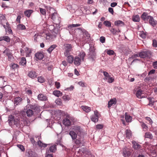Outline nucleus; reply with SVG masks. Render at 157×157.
I'll list each match as a JSON object with an SVG mask.
<instances>
[{
  "label": "nucleus",
  "mask_w": 157,
  "mask_h": 157,
  "mask_svg": "<svg viewBox=\"0 0 157 157\" xmlns=\"http://www.w3.org/2000/svg\"><path fill=\"white\" fill-rule=\"evenodd\" d=\"M66 57H67V60L68 63H72L74 60V57L70 55Z\"/></svg>",
  "instance_id": "34"
},
{
  "label": "nucleus",
  "mask_w": 157,
  "mask_h": 157,
  "mask_svg": "<svg viewBox=\"0 0 157 157\" xmlns=\"http://www.w3.org/2000/svg\"><path fill=\"white\" fill-rule=\"evenodd\" d=\"M151 55V52L149 51H143L139 53V57L141 58L150 57Z\"/></svg>",
  "instance_id": "4"
},
{
  "label": "nucleus",
  "mask_w": 157,
  "mask_h": 157,
  "mask_svg": "<svg viewBox=\"0 0 157 157\" xmlns=\"http://www.w3.org/2000/svg\"><path fill=\"white\" fill-rule=\"evenodd\" d=\"M38 81L39 82L42 83L44 82V79L42 77H39L38 78Z\"/></svg>",
  "instance_id": "56"
},
{
  "label": "nucleus",
  "mask_w": 157,
  "mask_h": 157,
  "mask_svg": "<svg viewBox=\"0 0 157 157\" xmlns=\"http://www.w3.org/2000/svg\"><path fill=\"white\" fill-rule=\"evenodd\" d=\"M20 64L22 66L26 65V61L25 58V57H22L21 60L19 62Z\"/></svg>",
  "instance_id": "39"
},
{
  "label": "nucleus",
  "mask_w": 157,
  "mask_h": 157,
  "mask_svg": "<svg viewBox=\"0 0 157 157\" xmlns=\"http://www.w3.org/2000/svg\"><path fill=\"white\" fill-rule=\"evenodd\" d=\"M17 146L22 151L24 152L25 151V148L21 144H18Z\"/></svg>",
  "instance_id": "51"
},
{
  "label": "nucleus",
  "mask_w": 157,
  "mask_h": 157,
  "mask_svg": "<svg viewBox=\"0 0 157 157\" xmlns=\"http://www.w3.org/2000/svg\"><path fill=\"white\" fill-rule=\"evenodd\" d=\"M55 102L56 104L59 105H61L62 104L61 100L59 99L56 100Z\"/></svg>",
  "instance_id": "63"
},
{
  "label": "nucleus",
  "mask_w": 157,
  "mask_h": 157,
  "mask_svg": "<svg viewBox=\"0 0 157 157\" xmlns=\"http://www.w3.org/2000/svg\"><path fill=\"white\" fill-rule=\"evenodd\" d=\"M22 100V98L20 97L16 98L14 100V104L16 105H20L21 103Z\"/></svg>",
  "instance_id": "19"
},
{
  "label": "nucleus",
  "mask_w": 157,
  "mask_h": 157,
  "mask_svg": "<svg viewBox=\"0 0 157 157\" xmlns=\"http://www.w3.org/2000/svg\"><path fill=\"white\" fill-rule=\"evenodd\" d=\"M110 31L114 35H118V31L114 28L111 29Z\"/></svg>",
  "instance_id": "45"
},
{
  "label": "nucleus",
  "mask_w": 157,
  "mask_h": 157,
  "mask_svg": "<svg viewBox=\"0 0 157 157\" xmlns=\"http://www.w3.org/2000/svg\"><path fill=\"white\" fill-rule=\"evenodd\" d=\"M62 99L65 101H68L70 99V97L68 95H65L62 97Z\"/></svg>",
  "instance_id": "54"
},
{
  "label": "nucleus",
  "mask_w": 157,
  "mask_h": 157,
  "mask_svg": "<svg viewBox=\"0 0 157 157\" xmlns=\"http://www.w3.org/2000/svg\"><path fill=\"white\" fill-rule=\"evenodd\" d=\"M28 76L32 78H36L37 76L36 73L34 71H31L29 72Z\"/></svg>",
  "instance_id": "13"
},
{
  "label": "nucleus",
  "mask_w": 157,
  "mask_h": 157,
  "mask_svg": "<svg viewBox=\"0 0 157 157\" xmlns=\"http://www.w3.org/2000/svg\"><path fill=\"white\" fill-rule=\"evenodd\" d=\"M57 46L56 44H53L51 45L50 47L47 49V52L50 54L51 53L52 51L55 49Z\"/></svg>",
  "instance_id": "22"
},
{
  "label": "nucleus",
  "mask_w": 157,
  "mask_h": 157,
  "mask_svg": "<svg viewBox=\"0 0 157 157\" xmlns=\"http://www.w3.org/2000/svg\"><path fill=\"white\" fill-rule=\"evenodd\" d=\"M44 37L46 38V40H48L51 41L53 40L56 38V35L54 34H51L50 33L44 34L43 36Z\"/></svg>",
  "instance_id": "7"
},
{
  "label": "nucleus",
  "mask_w": 157,
  "mask_h": 157,
  "mask_svg": "<svg viewBox=\"0 0 157 157\" xmlns=\"http://www.w3.org/2000/svg\"><path fill=\"white\" fill-rule=\"evenodd\" d=\"M147 99L149 101V103L147 105L152 106L154 105V103L155 102V101L153 100V98L149 97L147 98Z\"/></svg>",
  "instance_id": "26"
},
{
  "label": "nucleus",
  "mask_w": 157,
  "mask_h": 157,
  "mask_svg": "<svg viewBox=\"0 0 157 157\" xmlns=\"http://www.w3.org/2000/svg\"><path fill=\"white\" fill-rule=\"evenodd\" d=\"M5 18V16L3 14H0V24H2V20H4Z\"/></svg>",
  "instance_id": "58"
},
{
  "label": "nucleus",
  "mask_w": 157,
  "mask_h": 157,
  "mask_svg": "<svg viewBox=\"0 0 157 157\" xmlns=\"http://www.w3.org/2000/svg\"><path fill=\"white\" fill-rule=\"evenodd\" d=\"M105 38L104 36H101L100 38V41L103 43L105 42Z\"/></svg>",
  "instance_id": "60"
},
{
  "label": "nucleus",
  "mask_w": 157,
  "mask_h": 157,
  "mask_svg": "<svg viewBox=\"0 0 157 157\" xmlns=\"http://www.w3.org/2000/svg\"><path fill=\"white\" fill-rule=\"evenodd\" d=\"M132 20L133 21L138 22L140 21V17L138 15H136L132 17Z\"/></svg>",
  "instance_id": "38"
},
{
  "label": "nucleus",
  "mask_w": 157,
  "mask_h": 157,
  "mask_svg": "<svg viewBox=\"0 0 157 157\" xmlns=\"http://www.w3.org/2000/svg\"><path fill=\"white\" fill-rule=\"evenodd\" d=\"M64 46L65 51L64 54L65 56H67L70 55V52L72 50V46L71 44H64Z\"/></svg>",
  "instance_id": "3"
},
{
  "label": "nucleus",
  "mask_w": 157,
  "mask_h": 157,
  "mask_svg": "<svg viewBox=\"0 0 157 157\" xmlns=\"http://www.w3.org/2000/svg\"><path fill=\"white\" fill-rule=\"evenodd\" d=\"M78 29L81 30V31L87 37H90V34L88 33V32L85 30V29H83L82 30V28H79Z\"/></svg>",
  "instance_id": "40"
},
{
  "label": "nucleus",
  "mask_w": 157,
  "mask_h": 157,
  "mask_svg": "<svg viewBox=\"0 0 157 157\" xmlns=\"http://www.w3.org/2000/svg\"><path fill=\"white\" fill-rule=\"evenodd\" d=\"M40 37V35H39L38 34H35L33 36L34 41L36 42H37V39Z\"/></svg>",
  "instance_id": "50"
},
{
  "label": "nucleus",
  "mask_w": 157,
  "mask_h": 157,
  "mask_svg": "<svg viewBox=\"0 0 157 157\" xmlns=\"http://www.w3.org/2000/svg\"><path fill=\"white\" fill-rule=\"evenodd\" d=\"M53 94L56 97H59L62 96V93L59 90H55L53 92Z\"/></svg>",
  "instance_id": "25"
},
{
  "label": "nucleus",
  "mask_w": 157,
  "mask_h": 157,
  "mask_svg": "<svg viewBox=\"0 0 157 157\" xmlns=\"http://www.w3.org/2000/svg\"><path fill=\"white\" fill-rule=\"evenodd\" d=\"M132 147L135 150H137L141 148V145L136 141L132 140Z\"/></svg>",
  "instance_id": "9"
},
{
  "label": "nucleus",
  "mask_w": 157,
  "mask_h": 157,
  "mask_svg": "<svg viewBox=\"0 0 157 157\" xmlns=\"http://www.w3.org/2000/svg\"><path fill=\"white\" fill-rule=\"evenodd\" d=\"M58 28L56 27L53 30L52 32V34H54L56 35L59 32Z\"/></svg>",
  "instance_id": "53"
},
{
  "label": "nucleus",
  "mask_w": 157,
  "mask_h": 157,
  "mask_svg": "<svg viewBox=\"0 0 157 157\" xmlns=\"http://www.w3.org/2000/svg\"><path fill=\"white\" fill-rule=\"evenodd\" d=\"M81 25L79 24H71L69 25L68 26V29H71L72 28H74L79 26H81Z\"/></svg>",
  "instance_id": "37"
},
{
  "label": "nucleus",
  "mask_w": 157,
  "mask_h": 157,
  "mask_svg": "<svg viewBox=\"0 0 157 157\" xmlns=\"http://www.w3.org/2000/svg\"><path fill=\"white\" fill-rule=\"evenodd\" d=\"M86 56V54L85 52L83 51H81L79 52V53L78 54V57H80L81 60L82 61H84V57Z\"/></svg>",
  "instance_id": "16"
},
{
  "label": "nucleus",
  "mask_w": 157,
  "mask_h": 157,
  "mask_svg": "<svg viewBox=\"0 0 157 157\" xmlns=\"http://www.w3.org/2000/svg\"><path fill=\"white\" fill-rule=\"evenodd\" d=\"M55 28V26L54 25H49L48 27L49 29L51 32Z\"/></svg>",
  "instance_id": "61"
},
{
  "label": "nucleus",
  "mask_w": 157,
  "mask_h": 157,
  "mask_svg": "<svg viewBox=\"0 0 157 157\" xmlns=\"http://www.w3.org/2000/svg\"><path fill=\"white\" fill-rule=\"evenodd\" d=\"M11 53V50L9 48H6L3 52V53L5 55L7 56Z\"/></svg>",
  "instance_id": "29"
},
{
  "label": "nucleus",
  "mask_w": 157,
  "mask_h": 157,
  "mask_svg": "<svg viewBox=\"0 0 157 157\" xmlns=\"http://www.w3.org/2000/svg\"><path fill=\"white\" fill-rule=\"evenodd\" d=\"M131 155V152L129 150L126 148H124L123 150V155L125 157H129Z\"/></svg>",
  "instance_id": "11"
},
{
  "label": "nucleus",
  "mask_w": 157,
  "mask_h": 157,
  "mask_svg": "<svg viewBox=\"0 0 157 157\" xmlns=\"http://www.w3.org/2000/svg\"><path fill=\"white\" fill-rule=\"evenodd\" d=\"M77 134L76 132L73 130L69 132V135L71 137V138L73 140H75L77 138Z\"/></svg>",
  "instance_id": "12"
},
{
  "label": "nucleus",
  "mask_w": 157,
  "mask_h": 157,
  "mask_svg": "<svg viewBox=\"0 0 157 157\" xmlns=\"http://www.w3.org/2000/svg\"><path fill=\"white\" fill-rule=\"evenodd\" d=\"M103 73L104 75L106 77V78H107L108 77H109V76H110L109 74V73L106 71H103Z\"/></svg>",
  "instance_id": "62"
},
{
  "label": "nucleus",
  "mask_w": 157,
  "mask_h": 157,
  "mask_svg": "<svg viewBox=\"0 0 157 157\" xmlns=\"http://www.w3.org/2000/svg\"><path fill=\"white\" fill-rule=\"evenodd\" d=\"M3 40H4L7 42H9L10 41V39L8 36H3Z\"/></svg>",
  "instance_id": "49"
},
{
  "label": "nucleus",
  "mask_w": 157,
  "mask_h": 157,
  "mask_svg": "<svg viewBox=\"0 0 157 157\" xmlns=\"http://www.w3.org/2000/svg\"><path fill=\"white\" fill-rule=\"evenodd\" d=\"M114 25L118 27H122L124 25V23L121 21L117 20L115 21Z\"/></svg>",
  "instance_id": "17"
},
{
  "label": "nucleus",
  "mask_w": 157,
  "mask_h": 157,
  "mask_svg": "<svg viewBox=\"0 0 157 157\" xmlns=\"http://www.w3.org/2000/svg\"><path fill=\"white\" fill-rule=\"evenodd\" d=\"M125 118L127 122H129L132 121V117L129 115H127L126 113L125 114Z\"/></svg>",
  "instance_id": "30"
},
{
  "label": "nucleus",
  "mask_w": 157,
  "mask_h": 157,
  "mask_svg": "<svg viewBox=\"0 0 157 157\" xmlns=\"http://www.w3.org/2000/svg\"><path fill=\"white\" fill-rule=\"evenodd\" d=\"M151 16L148 15V14L146 12H144L142 14L141 18L144 21L145 23H147L148 20L150 19Z\"/></svg>",
  "instance_id": "8"
},
{
  "label": "nucleus",
  "mask_w": 157,
  "mask_h": 157,
  "mask_svg": "<svg viewBox=\"0 0 157 157\" xmlns=\"http://www.w3.org/2000/svg\"><path fill=\"white\" fill-rule=\"evenodd\" d=\"M99 113L97 110L94 111V115H92L90 117L91 121L96 123L98 122L99 118Z\"/></svg>",
  "instance_id": "6"
},
{
  "label": "nucleus",
  "mask_w": 157,
  "mask_h": 157,
  "mask_svg": "<svg viewBox=\"0 0 157 157\" xmlns=\"http://www.w3.org/2000/svg\"><path fill=\"white\" fill-rule=\"evenodd\" d=\"M73 129L74 130V131L77 134L78 133L80 134L82 132L81 127L79 126H74Z\"/></svg>",
  "instance_id": "20"
},
{
  "label": "nucleus",
  "mask_w": 157,
  "mask_h": 157,
  "mask_svg": "<svg viewBox=\"0 0 157 157\" xmlns=\"http://www.w3.org/2000/svg\"><path fill=\"white\" fill-rule=\"evenodd\" d=\"M33 12V10H27L24 12V14L26 16L29 17L31 14Z\"/></svg>",
  "instance_id": "32"
},
{
  "label": "nucleus",
  "mask_w": 157,
  "mask_h": 157,
  "mask_svg": "<svg viewBox=\"0 0 157 157\" xmlns=\"http://www.w3.org/2000/svg\"><path fill=\"white\" fill-rule=\"evenodd\" d=\"M74 63L75 65L78 66L80 65L81 60L78 56H75L73 60Z\"/></svg>",
  "instance_id": "10"
},
{
  "label": "nucleus",
  "mask_w": 157,
  "mask_h": 157,
  "mask_svg": "<svg viewBox=\"0 0 157 157\" xmlns=\"http://www.w3.org/2000/svg\"><path fill=\"white\" fill-rule=\"evenodd\" d=\"M103 24L106 26L108 27H110L111 26V22L108 21H105L103 22Z\"/></svg>",
  "instance_id": "48"
},
{
  "label": "nucleus",
  "mask_w": 157,
  "mask_h": 157,
  "mask_svg": "<svg viewBox=\"0 0 157 157\" xmlns=\"http://www.w3.org/2000/svg\"><path fill=\"white\" fill-rule=\"evenodd\" d=\"M88 54V57L92 61H94L96 59V53L94 50L92 48H90Z\"/></svg>",
  "instance_id": "5"
},
{
  "label": "nucleus",
  "mask_w": 157,
  "mask_h": 157,
  "mask_svg": "<svg viewBox=\"0 0 157 157\" xmlns=\"http://www.w3.org/2000/svg\"><path fill=\"white\" fill-rule=\"evenodd\" d=\"M35 57L39 60H41L44 58V55L41 52H37L35 54Z\"/></svg>",
  "instance_id": "18"
},
{
  "label": "nucleus",
  "mask_w": 157,
  "mask_h": 157,
  "mask_svg": "<svg viewBox=\"0 0 157 157\" xmlns=\"http://www.w3.org/2000/svg\"><path fill=\"white\" fill-rule=\"evenodd\" d=\"M125 132L126 135V137L127 139H130L132 136L131 131L130 130L126 129L125 130Z\"/></svg>",
  "instance_id": "28"
},
{
  "label": "nucleus",
  "mask_w": 157,
  "mask_h": 157,
  "mask_svg": "<svg viewBox=\"0 0 157 157\" xmlns=\"http://www.w3.org/2000/svg\"><path fill=\"white\" fill-rule=\"evenodd\" d=\"M37 144L41 147H47V144H46L43 143L40 140H39L37 141Z\"/></svg>",
  "instance_id": "35"
},
{
  "label": "nucleus",
  "mask_w": 157,
  "mask_h": 157,
  "mask_svg": "<svg viewBox=\"0 0 157 157\" xmlns=\"http://www.w3.org/2000/svg\"><path fill=\"white\" fill-rule=\"evenodd\" d=\"M14 118V117L12 115L9 117L8 121L9 125L11 126L13 124L15 125L17 127L19 126V121L17 119H15Z\"/></svg>",
  "instance_id": "1"
},
{
  "label": "nucleus",
  "mask_w": 157,
  "mask_h": 157,
  "mask_svg": "<svg viewBox=\"0 0 157 157\" xmlns=\"http://www.w3.org/2000/svg\"><path fill=\"white\" fill-rule=\"evenodd\" d=\"M117 103L116 99L115 98L111 99L108 102V107H110L113 104H115Z\"/></svg>",
  "instance_id": "23"
},
{
  "label": "nucleus",
  "mask_w": 157,
  "mask_h": 157,
  "mask_svg": "<svg viewBox=\"0 0 157 157\" xmlns=\"http://www.w3.org/2000/svg\"><path fill=\"white\" fill-rule=\"evenodd\" d=\"M149 22V24L153 27H155L157 23L156 21L154 20L152 16L150 17Z\"/></svg>",
  "instance_id": "14"
},
{
  "label": "nucleus",
  "mask_w": 157,
  "mask_h": 157,
  "mask_svg": "<svg viewBox=\"0 0 157 157\" xmlns=\"http://www.w3.org/2000/svg\"><path fill=\"white\" fill-rule=\"evenodd\" d=\"M142 90L140 89L138 90L136 93V97L139 98H143V97L142 96Z\"/></svg>",
  "instance_id": "21"
},
{
  "label": "nucleus",
  "mask_w": 157,
  "mask_h": 157,
  "mask_svg": "<svg viewBox=\"0 0 157 157\" xmlns=\"http://www.w3.org/2000/svg\"><path fill=\"white\" fill-rule=\"evenodd\" d=\"M8 59L9 61H12L13 60V57L12 53L8 56Z\"/></svg>",
  "instance_id": "55"
},
{
  "label": "nucleus",
  "mask_w": 157,
  "mask_h": 157,
  "mask_svg": "<svg viewBox=\"0 0 157 157\" xmlns=\"http://www.w3.org/2000/svg\"><path fill=\"white\" fill-rule=\"evenodd\" d=\"M17 29H18L24 30L26 28L25 26L22 24H20L17 25Z\"/></svg>",
  "instance_id": "46"
},
{
  "label": "nucleus",
  "mask_w": 157,
  "mask_h": 157,
  "mask_svg": "<svg viewBox=\"0 0 157 157\" xmlns=\"http://www.w3.org/2000/svg\"><path fill=\"white\" fill-rule=\"evenodd\" d=\"M10 67L12 68V69H17L18 68V65L13 63H12L10 64Z\"/></svg>",
  "instance_id": "44"
},
{
  "label": "nucleus",
  "mask_w": 157,
  "mask_h": 157,
  "mask_svg": "<svg viewBox=\"0 0 157 157\" xmlns=\"http://www.w3.org/2000/svg\"><path fill=\"white\" fill-rule=\"evenodd\" d=\"M107 80V82L109 83H111L113 82L114 81V79L112 77H111L110 76L109 77L105 78Z\"/></svg>",
  "instance_id": "52"
},
{
  "label": "nucleus",
  "mask_w": 157,
  "mask_h": 157,
  "mask_svg": "<svg viewBox=\"0 0 157 157\" xmlns=\"http://www.w3.org/2000/svg\"><path fill=\"white\" fill-rule=\"evenodd\" d=\"M40 13L43 15H45L46 13L45 12V10L44 9L40 8Z\"/></svg>",
  "instance_id": "57"
},
{
  "label": "nucleus",
  "mask_w": 157,
  "mask_h": 157,
  "mask_svg": "<svg viewBox=\"0 0 157 157\" xmlns=\"http://www.w3.org/2000/svg\"><path fill=\"white\" fill-rule=\"evenodd\" d=\"M51 19L54 22L55 24L57 25L60 23V18L59 17V16L56 12H55L52 13L51 15Z\"/></svg>",
  "instance_id": "2"
},
{
  "label": "nucleus",
  "mask_w": 157,
  "mask_h": 157,
  "mask_svg": "<svg viewBox=\"0 0 157 157\" xmlns=\"http://www.w3.org/2000/svg\"><path fill=\"white\" fill-rule=\"evenodd\" d=\"M63 124L66 126H69L71 125V121L68 119H65L63 121Z\"/></svg>",
  "instance_id": "24"
},
{
  "label": "nucleus",
  "mask_w": 157,
  "mask_h": 157,
  "mask_svg": "<svg viewBox=\"0 0 157 157\" xmlns=\"http://www.w3.org/2000/svg\"><path fill=\"white\" fill-rule=\"evenodd\" d=\"M38 100L40 101H46L47 100V97L42 94H39L37 96Z\"/></svg>",
  "instance_id": "15"
},
{
  "label": "nucleus",
  "mask_w": 157,
  "mask_h": 157,
  "mask_svg": "<svg viewBox=\"0 0 157 157\" xmlns=\"http://www.w3.org/2000/svg\"><path fill=\"white\" fill-rule=\"evenodd\" d=\"M152 45L154 47L156 48L157 47V41L155 39H154L152 40Z\"/></svg>",
  "instance_id": "59"
},
{
  "label": "nucleus",
  "mask_w": 157,
  "mask_h": 157,
  "mask_svg": "<svg viewBox=\"0 0 157 157\" xmlns=\"http://www.w3.org/2000/svg\"><path fill=\"white\" fill-rule=\"evenodd\" d=\"M152 66L154 68L157 69V61L152 63Z\"/></svg>",
  "instance_id": "64"
},
{
  "label": "nucleus",
  "mask_w": 157,
  "mask_h": 157,
  "mask_svg": "<svg viewBox=\"0 0 157 157\" xmlns=\"http://www.w3.org/2000/svg\"><path fill=\"white\" fill-rule=\"evenodd\" d=\"M105 52L107 53L108 55H113L115 53L112 50L106 49L105 50Z\"/></svg>",
  "instance_id": "42"
},
{
  "label": "nucleus",
  "mask_w": 157,
  "mask_h": 157,
  "mask_svg": "<svg viewBox=\"0 0 157 157\" xmlns=\"http://www.w3.org/2000/svg\"><path fill=\"white\" fill-rule=\"evenodd\" d=\"M26 157H34V153L31 150L29 151L26 154Z\"/></svg>",
  "instance_id": "33"
},
{
  "label": "nucleus",
  "mask_w": 157,
  "mask_h": 157,
  "mask_svg": "<svg viewBox=\"0 0 157 157\" xmlns=\"http://www.w3.org/2000/svg\"><path fill=\"white\" fill-rule=\"evenodd\" d=\"M145 138H149L150 139H152L153 138L152 134L150 132H146L145 133Z\"/></svg>",
  "instance_id": "43"
},
{
  "label": "nucleus",
  "mask_w": 157,
  "mask_h": 157,
  "mask_svg": "<svg viewBox=\"0 0 157 157\" xmlns=\"http://www.w3.org/2000/svg\"><path fill=\"white\" fill-rule=\"evenodd\" d=\"M141 126L143 130L144 131H147L148 129V127L147 125L144 122H142V123Z\"/></svg>",
  "instance_id": "41"
},
{
  "label": "nucleus",
  "mask_w": 157,
  "mask_h": 157,
  "mask_svg": "<svg viewBox=\"0 0 157 157\" xmlns=\"http://www.w3.org/2000/svg\"><path fill=\"white\" fill-rule=\"evenodd\" d=\"M140 36L143 39H145L146 37V33L143 31L141 32L139 34Z\"/></svg>",
  "instance_id": "47"
},
{
  "label": "nucleus",
  "mask_w": 157,
  "mask_h": 157,
  "mask_svg": "<svg viewBox=\"0 0 157 157\" xmlns=\"http://www.w3.org/2000/svg\"><path fill=\"white\" fill-rule=\"evenodd\" d=\"M81 108L86 113L89 112L91 110L90 107L86 106H82Z\"/></svg>",
  "instance_id": "27"
},
{
  "label": "nucleus",
  "mask_w": 157,
  "mask_h": 157,
  "mask_svg": "<svg viewBox=\"0 0 157 157\" xmlns=\"http://www.w3.org/2000/svg\"><path fill=\"white\" fill-rule=\"evenodd\" d=\"M26 113L27 116L29 117L31 116L33 114V111L30 109H27L26 111Z\"/></svg>",
  "instance_id": "36"
},
{
  "label": "nucleus",
  "mask_w": 157,
  "mask_h": 157,
  "mask_svg": "<svg viewBox=\"0 0 157 157\" xmlns=\"http://www.w3.org/2000/svg\"><path fill=\"white\" fill-rule=\"evenodd\" d=\"M56 150V146L55 144H53L50 147L49 150L51 152H54Z\"/></svg>",
  "instance_id": "31"
}]
</instances>
